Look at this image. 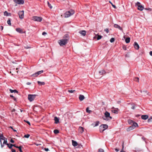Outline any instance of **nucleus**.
Segmentation results:
<instances>
[{
	"mask_svg": "<svg viewBox=\"0 0 152 152\" xmlns=\"http://www.w3.org/2000/svg\"><path fill=\"white\" fill-rule=\"evenodd\" d=\"M148 118V116L147 115H143L141 116V118L143 120H146Z\"/></svg>",
	"mask_w": 152,
	"mask_h": 152,
	"instance_id": "obj_13",
	"label": "nucleus"
},
{
	"mask_svg": "<svg viewBox=\"0 0 152 152\" xmlns=\"http://www.w3.org/2000/svg\"><path fill=\"white\" fill-rule=\"evenodd\" d=\"M48 7H49L50 9H52L53 8L52 6L48 2Z\"/></svg>",
	"mask_w": 152,
	"mask_h": 152,
	"instance_id": "obj_45",
	"label": "nucleus"
},
{
	"mask_svg": "<svg viewBox=\"0 0 152 152\" xmlns=\"http://www.w3.org/2000/svg\"><path fill=\"white\" fill-rule=\"evenodd\" d=\"M101 126H99V131L101 132H103L104 131V129Z\"/></svg>",
	"mask_w": 152,
	"mask_h": 152,
	"instance_id": "obj_32",
	"label": "nucleus"
},
{
	"mask_svg": "<svg viewBox=\"0 0 152 152\" xmlns=\"http://www.w3.org/2000/svg\"><path fill=\"white\" fill-rule=\"evenodd\" d=\"M133 125L132 126H134V127H137L138 126V124L137 123L135 122H133Z\"/></svg>",
	"mask_w": 152,
	"mask_h": 152,
	"instance_id": "obj_28",
	"label": "nucleus"
},
{
	"mask_svg": "<svg viewBox=\"0 0 152 152\" xmlns=\"http://www.w3.org/2000/svg\"><path fill=\"white\" fill-rule=\"evenodd\" d=\"M53 132L55 134H57L59 133V131L57 129H55L54 130Z\"/></svg>",
	"mask_w": 152,
	"mask_h": 152,
	"instance_id": "obj_35",
	"label": "nucleus"
},
{
	"mask_svg": "<svg viewBox=\"0 0 152 152\" xmlns=\"http://www.w3.org/2000/svg\"><path fill=\"white\" fill-rule=\"evenodd\" d=\"M43 72V70H41L40 71H39L35 72L34 74L31 75V77H37V76L40 74H41Z\"/></svg>",
	"mask_w": 152,
	"mask_h": 152,
	"instance_id": "obj_6",
	"label": "nucleus"
},
{
	"mask_svg": "<svg viewBox=\"0 0 152 152\" xmlns=\"http://www.w3.org/2000/svg\"><path fill=\"white\" fill-rule=\"evenodd\" d=\"M32 20L35 21L40 22L42 20V18L41 17L34 16L32 17Z\"/></svg>",
	"mask_w": 152,
	"mask_h": 152,
	"instance_id": "obj_5",
	"label": "nucleus"
},
{
	"mask_svg": "<svg viewBox=\"0 0 152 152\" xmlns=\"http://www.w3.org/2000/svg\"><path fill=\"white\" fill-rule=\"evenodd\" d=\"M142 140H144L145 142H146V141H145V139L144 137H142Z\"/></svg>",
	"mask_w": 152,
	"mask_h": 152,
	"instance_id": "obj_56",
	"label": "nucleus"
},
{
	"mask_svg": "<svg viewBox=\"0 0 152 152\" xmlns=\"http://www.w3.org/2000/svg\"><path fill=\"white\" fill-rule=\"evenodd\" d=\"M7 23L9 26H11V21L10 19L8 20L7 21Z\"/></svg>",
	"mask_w": 152,
	"mask_h": 152,
	"instance_id": "obj_37",
	"label": "nucleus"
},
{
	"mask_svg": "<svg viewBox=\"0 0 152 152\" xmlns=\"http://www.w3.org/2000/svg\"><path fill=\"white\" fill-rule=\"evenodd\" d=\"M12 152H16L15 150L13 149H11Z\"/></svg>",
	"mask_w": 152,
	"mask_h": 152,
	"instance_id": "obj_55",
	"label": "nucleus"
},
{
	"mask_svg": "<svg viewBox=\"0 0 152 152\" xmlns=\"http://www.w3.org/2000/svg\"><path fill=\"white\" fill-rule=\"evenodd\" d=\"M72 145L74 146H76L77 145V143L76 141L72 140Z\"/></svg>",
	"mask_w": 152,
	"mask_h": 152,
	"instance_id": "obj_22",
	"label": "nucleus"
},
{
	"mask_svg": "<svg viewBox=\"0 0 152 152\" xmlns=\"http://www.w3.org/2000/svg\"><path fill=\"white\" fill-rule=\"evenodd\" d=\"M141 93L142 94V95L144 96H146L147 95H150V94H149V93L147 92V91H141Z\"/></svg>",
	"mask_w": 152,
	"mask_h": 152,
	"instance_id": "obj_9",
	"label": "nucleus"
},
{
	"mask_svg": "<svg viewBox=\"0 0 152 152\" xmlns=\"http://www.w3.org/2000/svg\"><path fill=\"white\" fill-rule=\"evenodd\" d=\"M6 139V138L3 136L2 134H0V140H5Z\"/></svg>",
	"mask_w": 152,
	"mask_h": 152,
	"instance_id": "obj_23",
	"label": "nucleus"
},
{
	"mask_svg": "<svg viewBox=\"0 0 152 152\" xmlns=\"http://www.w3.org/2000/svg\"><path fill=\"white\" fill-rule=\"evenodd\" d=\"M128 123L129 124H131L132 123H133V121L131 120H128Z\"/></svg>",
	"mask_w": 152,
	"mask_h": 152,
	"instance_id": "obj_36",
	"label": "nucleus"
},
{
	"mask_svg": "<svg viewBox=\"0 0 152 152\" xmlns=\"http://www.w3.org/2000/svg\"><path fill=\"white\" fill-rule=\"evenodd\" d=\"M67 39H62L60 40V42H59V44L61 46H62L63 45H65L68 42Z\"/></svg>",
	"mask_w": 152,
	"mask_h": 152,
	"instance_id": "obj_4",
	"label": "nucleus"
},
{
	"mask_svg": "<svg viewBox=\"0 0 152 152\" xmlns=\"http://www.w3.org/2000/svg\"><path fill=\"white\" fill-rule=\"evenodd\" d=\"M98 152H104V151L103 149L102 148H100L99 149Z\"/></svg>",
	"mask_w": 152,
	"mask_h": 152,
	"instance_id": "obj_46",
	"label": "nucleus"
},
{
	"mask_svg": "<svg viewBox=\"0 0 152 152\" xmlns=\"http://www.w3.org/2000/svg\"><path fill=\"white\" fill-rule=\"evenodd\" d=\"M10 91L11 93H12L14 92V93H18V92L16 90H13L11 89H10Z\"/></svg>",
	"mask_w": 152,
	"mask_h": 152,
	"instance_id": "obj_24",
	"label": "nucleus"
},
{
	"mask_svg": "<svg viewBox=\"0 0 152 152\" xmlns=\"http://www.w3.org/2000/svg\"><path fill=\"white\" fill-rule=\"evenodd\" d=\"M104 120L106 121H109L112 119V117L110 116V113L107 111H106L104 113V116L103 117Z\"/></svg>",
	"mask_w": 152,
	"mask_h": 152,
	"instance_id": "obj_1",
	"label": "nucleus"
},
{
	"mask_svg": "<svg viewBox=\"0 0 152 152\" xmlns=\"http://www.w3.org/2000/svg\"><path fill=\"white\" fill-rule=\"evenodd\" d=\"M10 142L12 143H13L14 142V141L12 139H11L10 140Z\"/></svg>",
	"mask_w": 152,
	"mask_h": 152,
	"instance_id": "obj_54",
	"label": "nucleus"
},
{
	"mask_svg": "<svg viewBox=\"0 0 152 152\" xmlns=\"http://www.w3.org/2000/svg\"><path fill=\"white\" fill-rule=\"evenodd\" d=\"M4 141L3 143V144H6L7 145V144H8L7 143V139L6 138L5 140H4Z\"/></svg>",
	"mask_w": 152,
	"mask_h": 152,
	"instance_id": "obj_38",
	"label": "nucleus"
},
{
	"mask_svg": "<svg viewBox=\"0 0 152 152\" xmlns=\"http://www.w3.org/2000/svg\"><path fill=\"white\" fill-rule=\"evenodd\" d=\"M122 149H121L122 150H124V143H123L122 145Z\"/></svg>",
	"mask_w": 152,
	"mask_h": 152,
	"instance_id": "obj_58",
	"label": "nucleus"
},
{
	"mask_svg": "<svg viewBox=\"0 0 152 152\" xmlns=\"http://www.w3.org/2000/svg\"><path fill=\"white\" fill-rule=\"evenodd\" d=\"M47 34V33L45 32H43L42 33V34L43 35H44L45 34Z\"/></svg>",
	"mask_w": 152,
	"mask_h": 152,
	"instance_id": "obj_59",
	"label": "nucleus"
},
{
	"mask_svg": "<svg viewBox=\"0 0 152 152\" xmlns=\"http://www.w3.org/2000/svg\"><path fill=\"white\" fill-rule=\"evenodd\" d=\"M140 3L139 2H137L136 3V4L137 5H138V4L140 5Z\"/></svg>",
	"mask_w": 152,
	"mask_h": 152,
	"instance_id": "obj_61",
	"label": "nucleus"
},
{
	"mask_svg": "<svg viewBox=\"0 0 152 152\" xmlns=\"http://www.w3.org/2000/svg\"><path fill=\"white\" fill-rule=\"evenodd\" d=\"M79 131L81 133H82L84 132L83 128L81 126L79 128Z\"/></svg>",
	"mask_w": 152,
	"mask_h": 152,
	"instance_id": "obj_25",
	"label": "nucleus"
},
{
	"mask_svg": "<svg viewBox=\"0 0 152 152\" xmlns=\"http://www.w3.org/2000/svg\"><path fill=\"white\" fill-rule=\"evenodd\" d=\"M79 33L83 36H85L86 34V32L84 30H82L80 31L79 32Z\"/></svg>",
	"mask_w": 152,
	"mask_h": 152,
	"instance_id": "obj_14",
	"label": "nucleus"
},
{
	"mask_svg": "<svg viewBox=\"0 0 152 152\" xmlns=\"http://www.w3.org/2000/svg\"><path fill=\"white\" fill-rule=\"evenodd\" d=\"M63 39H67V41H68L69 39V36L68 34H66L63 37Z\"/></svg>",
	"mask_w": 152,
	"mask_h": 152,
	"instance_id": "obj_15",
	"label": "nucleus"
},
{
	"mask_svg": "<svg viewBox=\"0 0 152 152\" xmlns=\"http://www.w3.org/2000/svg\"><path fill=\"white\" fill-rule=\"evenodd\" d=\"M10 97H11L13 98V99L14 101H16V99L15 98V97L14 96L11 95H10Z\"/></svg>",
	"mask_w": 152,
	"mask_h": 152,
	"instance_id": "obj_41",
	"label": "nucleus"
},
{
	"mask_svg": "<svg viewBox=\"0 0 152 152\" xmlns=\"http://www.w3.org/2000/svg\"><path fill=\"white\" fill-rule=\"evenodd\" d=\"M109 3L111 4L112 5V6L115 8H116V7L114 4H113V3L110 1H109Z\"/></svg>",
	"mask_w": 152,
	"mask_h": 152,
	"instance_id": "obj_44",
	"label": "nucleus"
},
{
	"mask_svg": "<svg viewBox=\"0 0 152 152\" xmlns=\"http://www.w3.org/2000/svg\"><path fill=\"white\" fill-rule=\"evenodd\" d=\"M150 55L152 56V51H151L149 53Z\"/></svg>",
	"mask_w": 152,
	"mask_h": 152,
	"instance_id": "obj_60",
	"label": "nucleus"
},
{
	"mask_svg": "<svg viewBox=\"0 0 152 152\" xmlns=\"http://www.w3.org/2000/svg\"><path fill=\"white\" fill-rule=\"evenodd\" d=\"M131 108L132 109H134L135 108V106L134 105H133L131 107Z\"/></svg>",
	"mask_w": 152,
	"mask_h": 152,
	"instance_id": "obj_53",
	"label": "nucleus"
},
{
	"mask_svg": "<svg viewBox=\"0 0 152 152\" xmlns=\"http://www.w3.org/2000/svg\"><path fill=\"white\" fill-rule=\"evenodd\" d=\"M114 26L115 28H117L121 31L123 30L122 28L119 26L117 24H115L114 25Z\"/></svg>",
	"mask_w": 152,
	"mask_h": 152,
	"instance_id": "obj_11",
	"label": "nucleus"
},
{
	"mask_svg": "<svg viewBox=\"0 0 152 152\" xmlns=\"http://www.w3.org/2000/svg\"><path fill=\"white\" fill-rule=\"evenodd\" d=\"M16 30L17 32L20 33H23V30L22 29L20 28H17L16 29Z\"/></svg>",
	"mask_w": 152,
	"mask_h": 152,
	"instance_id": "obj_21",
	"label": "nucleus"
},
{
	"mask_svg": "<svg viewBox=\"0 0 152 152\" xmlns=\"http://www.w3.org/2000/svg\"><path fill=\"white\" fill-rule=\"evenodd\" d=\"M54 120L55 121V122L56 124H58V123L59 121V118L56 117H54Z\"/></svg>",
	"mask_w": 152,
	"mask_h": 152,
	"instance_id": "obj_20",
	"label": "nucleus"
},
{
	"mask_svg": "<svg viewBox=\"0 0 152 152\" xmlns=\"http://www.w3.org/2000/svg\"><path fill=\"white\" fill-rule=\"evenodd\" d=\"M130 41V38L129 37H127L126 38V39H125V42H126L128 43Z\"/></svg>",
	"mask_w": 152,
	"mask_h": 152,
	"instance_id": "obj_29",
	"label": "nucleus"
},
{
	"mask_svg": "<svg viewBox=\"0 0 152 152\" xmlns=\"http://www.w3.org/2000/svg\"><path fill=\"white\" fill-rule=\"evenodd\" d=\"M134 127L133 126H130L129 128H128L127 129V132H129L130 131L134 129Z\"/></svg>",
	"mask_w": 152,
	"mask_h": 152,
	"instance_id": "obj_17",
	"label": "nucleus"
},
{
	"mask_svg": "<svg viewBox=\"0 0 152 152\" xmlns=\"http://www.w3.org/2000/svg\"><path fill=\"white\" fill-rule=\"evenodd\" d=\"M37 83L40 86L44 85L45 84V83L44 82H41L39 81H38Z\"/></svg>",
	"mask_w": 152,
	"mask_h": 152,
	"instance_id": "obj_27",
	"label": "nucleus"
},
{
	"mask_svg": "<svg viewBox=\"0 0 152 152\" xmlns=\"http://www.w3.org/2000/svg\"><path fill=\"white\" fill-rule=\"evenodd\" d=\"M18 15L19 18L21 19H22L24 18V11H20L18 12Z\"/></svg>",
	"mask_w": 152,
	"mask_h": 152,
	"instance_id": "obj_7",
	"label": "nucleus"
},
{
	"mask_svg": "<svg viewBox=\"0 0 152 152\" xmlns=\"http://www.w3.org/2000/svg\"><path fill=\"white\" fill-rule=\"evenodd\" d=\"M26 84L28 85H30L31 84V83H30V82H27V83H26Z\"/></svg>",
	"mask_w": 152,
	"mask_h": 152,
	"instance_id": "obj_64",
	"label": "nucleus"
},
{
	"mask_svg": "<svg viewBox=\"0 0 152 152\" xmlns=\"http://www.w3.org/2000/svg\"><path fill=\"white\" fill-rule=\"evenodd\" d=\"M99 121H97L96 122V123L95 124L94 126H98L99 125Z\"/></svg>",
	"mask_w": 152,
	"mask_h": 152,
	"instance_id": "obj_43",
	"label": "nucleus"
},
{
	"mask_svg": "<svg viewBox=\"0 0 152 152\" xmlns=\"http://www.w3.org/2000/svg\"><path fill=\"white\" fill-rule=\"evenodd\" d=\"M134 48H135V49H136L137 50H138L139 49V45L138 44V43L137 42H134Z\"/></svg>",
	"mask_w": 152,
	"mask_h": 152,
	"instance_id": "obj_10",
	"label": "nucleus"
},
{
	"mask_svg": "<svg viewBox=\"0 0 152 152\" xmlns=\"http://www.w3.org/2000/svg\"><path fill=\"white\" fill-rule=\"evenodd\" d=\"M79 99L80 101H82L85 99V97L84 95L80 94L79 95Z\"/></svg>",
	"mask_w": 152,
	"mask_h": 152,
	"instance_id": "obj_12",
	"label": "nucleus"
},
{
	"mask_svg": "<svg viewBox=\"0 0 152 152\" xmlns=\"http://www.w3.org/2000/svg\"><path fill=\"white\" fill-rule=\"evenodd\" d=\"M114 40H115L114 38H112L110 39V41L112 43V42H113L114 41Z\"/></svg>",
	"mask_w": 152,
	"mask_h": 152,
	"instance_id": "obj_40",
	"label": "nucleus"
},
{
	"mask_svg": "<svg viewBox=\"0 0 152 152\" xmlns=\"http://www.w3.org/2000/svg\"><path fill=\"white\" fill-rule=\"evenodd\" d=\"M86 112L88 113H90L91 112V111L89 110V107H87L86 109Z\"/></svg>",
	"mask_w": 152,
	"mask_h": 152,
	"instance_id": "obj_34",
	"label": "nucleus"
},
{
	"mask_svg": "<svg viewBox=\"0 0 152 152\" xmlns=\"http://www.w3.org/2000/svg\"><path fill=\"white\" fill-rule=\"evenodd\" d=\"M134 80L135 81L139 82V78L137 77H135L134 79Z\"/></svg>",
	"mask_w": 152,
	"mask_h": 152,
	"instance_id": "obj_39",
	"label": "nucleus"
},
{
	"mask_svg": "<svg viewBox=\"0 0 152 152\" xmlns=\"http://www.w3.org/2000/svg\"><path fill=\"white\" fill-rule=\"evenodd\" d=\"M0 28L1 29V31H2L3 29V27L2 26H1Z\"/></svg>",
	"mask_w": 152,
	"mask_h": 152,
	"instance_id": "obj_57",
	"label": "nucleus"
},
{
	"mask_svg": "<svg viewBox=\"0 0 152 152\" xmlns=\"http://www.w3.org/2000/svg\"><path fill=\"white\" fill-rule=\"evenodd\" d=\"M24 121L26 122L28 124H29V125H30L31 124H30V122L28 121H26V120H24Z\"/></svg>",
	"mask_w": 152,
	"mask_h": 152,
	"instance_id": "obj_49",
	"label": "nucleus"
},
{
	"mask_svg": "<svg viewBox=\"0 0 152 152\" xmlns=\"http://www.w3.org/2000/svg\"><path fill=\"white\" fill-rule=\"evenodd\" d=\"M145 9L146 10H149V11H151V9L149 8H145Z\"/></svg>",
	"mask_w": 152,
	"mask_h": 152,
	"instance_id": "obj_52",
	"label": "nucleus"
},
{
	"mask_svg": "<svg viewBox=\"0 0 152 152\" xmlns=\"http://www.w3.org/2000/svg\"><path fill=\"white\" fill-rule=\"evenodd\" d=\"M152 119V117H150V118H149L148 120V122H150L151 121V119Z\"/></svg>",
	"mask_w": 152,
	"mask_h": 152,
	"instance_id": "obj_51",
	"label": "nucleus"
},
{
	"mask_svg": "<svg viewBox=\"0 0 152 152\" xmlns=\"http://www.w3.org/2000/svg\"><path fill=\"white\" fill-rule=\"evenodd\" d=\"M13 146H14L15 147H16V148H17V147H18V146H16L15 144H13Z\"/></svg>",
	"mask_w": 152,
	"mask_h": 152,
	"instance_id": "obj_62",
	"label": "nucleus"
},
{
	"mask_svg": "<svg viewBox=\"0 0 152 152\" xmlns=\"http://www.w3.org/2000/svg\"><path fill=\"white\" fill-rule=\"evenodd\" d=\"M4 16H10L11 15V13H9L7 12V11H5L4 12Z\"/></svg>",
	"mask_w": 152,
	"mask_h": 152,
	"instance_id": "obj_18",
	"label": "nucleus"
},
{
	"mask_svg": "<svg viewBox=\"0 0 152 152\" xmlns=\"http://www.w3.org/2000/svg\"><path fill=\"white\" fill-rule=\"evenodd\" d=\"M138 6V9L140 11H142L144 9L143 7L140 5H137Z\"/></svg>",
	"mask_w": 152,
	"mask_h": 152,
	"instance_id": "obj_16",
	"label": "nucleus"
},
{
	"mask_svg": "<svg viewBox=\"0 0 152 152\" xmlns=\"http://www.w3.org/2000/svg\"><path fill=\"white\" fill-rule=\"evenodd\" d=\"M30 136V135L29 134H27L25 135L24 136V137L26 138H28Z\"/></svg>",
	"mask_w": 152,
	"mask_h": 152,
	"instance_id": "obj_48",
	"label": "nucleus"
},
{
	"mask_svg": "<svg viewBox=\"0 0 152 152\" xmlns=\"http://www.w3.org/2000/svg\"><path fill=\"white\" fill-rule=\"evenodd\" d=\"M102 126L104 130L107 129L108 128V126L107 124H102L101 125Z\"/></svg>",
	"mask_w": 152,
	"mask_h": 152,
	"instance_id": "obj_19",
	"label": "nucleus"
},
{
	"mask_svg": "<svg viewBox=\"0 0 152 152\" xmlns=\"http://www.w3.org/2000/svg\"><path fill=\"white\" fill-rule=\"evenodd\" d=\"M74 13V11L73 10H71L66 12L64 14V17L65 18H68Z\"/></svg>",
	"mask_w": 152,
	"mask_h": 152,
	"instance_id": "obj_2",
	"label": "nucleus"
},
{
	"mask_svg": "<svg viewBox=\"0 0 152 152\" xmlns=\"http://www.w3.org/2000/svg\"><path fill=\"white\" fill-rule=\"evenodd\" d=\"M22 148H23V146L21 145H20V146H18V147H17V148H18L19 149L20 152H23L21 149Z\"/></svg>",
	"mask_w": 152,
	"mask_h": 152,
	"instance_id": "obj_31",
	"label": "nucleus"
},
{
	"mask_svg": "<svg viewBox=\"0 0 152 152\" xmlns=\"http://www.w3.org/2000/svg\"><path fill=\"white\" fill-rule=\"evenodd\" d=\"M14 2L18 4H23L24 3V1L23 0H13Z\"/></svg>",
	"mask_w": 152,
	"mask_h": 152,
	"instance_id": "obj_8",
	"label": "nucleus"
},
{
	"mask_svg": "<svg viewBox=\"0 0 152 152\" xmlns=\"http://www.w3.org/2000/svg\"><path fill=\"white\" fill-rule=\"evenodd\" d=\"M102 36L101 35H98L97 37V39L98 40H99L100 39L102 38Z\"/></svg>",
	"mask_w": 152,
	"mask_h": 152,
	"instance_id": "obj_47",
	"label": "nucleus"
},
{
	"mask_svg": "<svg viewBox=\"0 0 152 152\" xmlns=\"http://www.w3.org/2000/svg\"><path fill=\"white\" fill-rule=\"evenodd\" d=\"M7 145L9 148L10 149H12V147L13 146V144H10V145L9 144H7Z\"/></svg>",
	"mask_w": 152,
	"mask_h": 152,
	"instance_id": "obj_33",
	"label": "nucleus"
},
{
	"mask_svg": "<svg viewBox=\"0 0 152 152\" xmlns=\"http://www.w3.org/2000/svg\"><path fill=\"white\" fill-rule=\"evenodd\" d=\"M75 90H68V92L70 93H72L75 91Z\"/></svg>",
	"mask_w": 152,
	"mask_h": 152,
	"instance_id": "obj_42",
	"label": "nucleus"
},
{
	"mask_svg": "<svg viewBox=\"0 0 152 152\" xmlns=\"http://www.w3.org/2000/svg\"><path fill=\"white\" fill-rule=\"evenodd\" d=\"M104 31H105L107 33H108L109 32V29L108 28H107L105 29H104Z\"/></svg>",
	"mask_w": 152,
	"mask_h": 152,
	"instance_id": "obj_50",
	"label": "nucleus"
},
{
	"mask_svg": "<svg viewBox=\"0 0 152 152\" xmlns=\"http://www.w3.org/2000/svg\"><path fill=\"white\" fill-rule=\"evenodd\" d=\"M99 73L101 75H103L106 73V72L104 70H102V71H100L99 72Z\"/></svg>",
	"mask_w": 152,
	"mask_h": 152,
	"instance_id": "obj_26",
	"label": "nucleus"
},
{
	"mask_svg": "<svg viewBox=\"0 0 152 152\" xmlns=\"http://www.w3.org/2000/svg\"><path fill=\"white\" fill-rule=\"evenodd\" d=\"M115 151H117V152H118V151H119V149H117V148H115Z\"/></svg>",
	"mask_w": 152,
	"mask_h": 152,
	"instance_id": "obj_63",
	"label": "nucleus"
},
{
	"mask_svg": "<svg viewBox=\"0 0 152 152\" xmlns=\"http://www.w3.org/2000/svg\"><path fill=\"white\" fill-rule=\"evenodd\" d=\"M112 111L113 113H114L117 114L118 113V110L114 109H113L112 110Z\"/></svg>",
	"mask_w": 152,
	"mask_h": 152,
	"instance_id": "obj_30",
	"label": "nucleus"
},
{
	"mask_svg": "<svg viewBox=\"0 0 152 152\" xmlns=\"http://www.w3.org/2000/svg\"><path fill=\"white\" fill-rule=\"evenodd\" d=\"M37 96L36 94H29L28 96V99L30 102H32L34 100Z\"/></svg>",
	"mask_w": 152,
	"mask_h": 152,
	"instance_id": "obj_3",
	"label": "nucleus"
}]
</instances>
